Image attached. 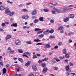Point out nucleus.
<instances>
[{"instance_id":"obj_1","label":"nucleus","mask_w":76,"mask_h":76,"mask_svg":"<svg viewBox=\"0 0 76 76\" xmlns=\"http://www.w3.org/2000/svg\"><path fill=\"white\" fill-rule=\"evenodd\" d=\"M55 10L58 13H60L61 12H66L67 11V10L65 8H61L59 10L57 9H55Z\"/></svg>"},{"instance_id":"obj_2","label":"nucleus","mask_w":76,"mask_h":76,"mask_svg":"<svg viewBox=\"0 0 76 76\" xmlns=\"http://www.w3.org/2000/svg\"><path fill=\"white\" fill-rule=\"evenodd\" d=\"M14 43L16 45H21V41L19 39H16L15 40Z\"/></svg>"},{"instance_id":"obj_3","label":"nucleus","mask_w":76,"mask_h":76,"mask_svg":"<svg viewBox=\"0 0 76 76\" xmlns=\"http://www.w3.org/2000/svg\"><path fill=\"white\" fill-rule=\"evenodd\" d=\"M23 57H27V58H29V57L27 55H26V54H27V55H29V56H31V53L28 52H25L23 53Z\"/></svg>"},{"instance_id":"obj_4","label":"nucleus","mask_w":76,"mask_h":76,"mask_svg":"<svg viewBox=\"0 0 76 76\" xmlns=\"http://www.w3.org/2000/svg\"><path fill=\"white\" fill-rule=\"evenodd\" d=\"M6 8H7V7H6L4 5L0 6V10L3 11L4 9H6Z\"/></svg>"},{"instance_id":"obj_5","label":"nucleus","mask_w":76,"mask_h":76,"mask_svg":"<svg viewBox=\"0 0 76 76\" xmlns=\"http://www.w3.org/2000/svg\"><path fill=\"white\" fill-rule=\"evenodd\" d=\"M6 9V10L5 12V13H6L7 15H9L10 11V10H9V9L8 8V7H7Z\"/></svg>"},{"instance_id":"obj_6","label":"nucleus","mask_w":76,"mask_h":76,"mask_svg":"<svg viewBox=\"0 0 76 76\" xmlns=\"http://www.w3.org/2000/svg\"><path fill=\"white\" fill-rule=\"evenodd\" d=\"M37 13V11L35 9L31 13L32 15H35Z\"/></svg>"},{"instance_id":"obj_7","label":"nucleus","mask_w":76,"mask_h":76,"mask_svg":"<svg viewBox=\"0 0 76 76\" xmlns=\"http://www.w3.org/2000/svg\"><path fill=\"white\" fill-rule=\"evenodd\" d=\"M22 18L23 19H25L26 20H27L29 18V16L25 15H24L22 16Z\"/></svg>"},{"instance_id":"obj_8","label":"nucleus","mask_w":76,"mask_h":76,"mask_svg":"<svg viewBox=\"0 0 76 76\" xmlns=\"http://www.w3.org/2000/svg\"><path fill=\"white\" fill-rule=\"evenodd\" d=\"M43 34H45V35H48V34H49V30H46V31H44Z\"/></svg>"},{"instance_id":"obj_9","label":"nucleus","mask_w":76,"mask_h":76,"mask_svg":"<svg viewBox=\"0 0 76 76\" xmlns=\"http://www.w3.org/2000/svg\"><path fill=\"white\" fill-rule=\"evenodd\" d=\"M65 69L66 71H68L70 70V66L68 65L65 67Z\"/></svg>"},{"instance_id":"obj_10","label":"nucleus","mask_w":76,"mask_h":76,"mask_svg":"<svg viewBox=\"0 0 76 76\" xmlns=\"http://www.w3.org/2000/svg\"><path fill=\"white\" fill-rule=\"evenodd\" d=\"M31 61H28V62H27L25 64L26 66H27V67H28V66H29V65L31 64Z\"/></svg>"},{"instance_id":"obj_11","label":"nucleus","mask_w":76,"mask_h":76,"mask_svg":"<svg viewBox=\"0 0 76 76\" xmlns=\"http://www.w3.org/2000/svg\"><path fill=\"white\" fill-rule=\"evenodd\" d=\"M74 17H75V15L73 14H71L69 15V18H70L71 19H73V18H74Z\"/></svg>"},{"instance_id":"obj_12","label":"nucleus","mask_w":76,"mask_h":76,"mask_svg":"<svg viewBox=\"0 0 76 76\" xmlns=\"http://www.w3.org/2000/svg\"><path fill=\"white\" fill-rule=\"evenodd\" d=\"M12 38V37H11V35H8L6 37L5 39L6 41L7 40V39H10Z\"/></svg>"},{"instance_id":"obj_13","label":"nucleus","mask_w":76,"mask_h":76,"mask_svg":"<svg viewBox=\"0 0 76 76\" xmlns=\"http://www.w3.org/2000/svg\"><path fill=\"white\" fill-rule=\"evenodd\" d=\"M32 68L34 71H36V70H37V66H36V65H33L32 66Z\"/></svg>"},{"instance_id":"obj_14","label":"nucleus","mask_w":76,"mask_h":76,"mask_svg":"<svg viewBox=\"0 0 76 76\" xmlns=\"http://www.w3.org/2000/svg\"><path fill=\"white\" fill-rule=\"evenodd\" d=\"M64 29V27L63 26H60L58 28V31H60V30H63Z\"/></svg>"},{"instance_id":"obj_15","label":"nucleus","mask_w":76,"mask_h":76,"mask_svg":"<svg viewBox=\"0 0 76 76\" xmlns=\"http://www.w3.org/2000/svg\"><path fill=\"white\" fill-rule=\"evenodd\" d=\"M45 46L46 47V48H49L50 47V44H46L45 45Z\"/></svg>"},{"instance_id":"obj_16","label":"nucleus","mask_w":76,"mask_h":76,"mask_svg":"<svg viewBox=\"0 0 76 76\" xmlns=\"http://www.w3.org/2000/svg\"><path fill=\"white\" fill-rule=\"evenodd\" d=\"M47 70H48L47 68H44L43 69L42 72L43 73H45V72H47Z\"/></svg>"},{"instance_id":"obj_17","label":"nucleus","mask_w":76,"mask_h":76,"mask_svg":"<svg viewBox=\"0 0 76 76\" xmlns=\"http://www.w3.org/2000/svg\"><path fill=\"white\" fill-rule=\"evenodd\" d=\"M69 20V17H66L64 19V21L65 22H67Z\"/></svg>"},{"instance_id":"obj_18","label":"nucleus","mask_w":76,"mask_h":76,"mask_svg":"<svg viewBox=\"0 0 76 76\" xmlns=\"http://www.w3.org/2000/svg\"><path fill=\"white\" fill-rule=\"evenodd\" d=\"M48 60V58H45L44 59H42V61H47V60Z\"/></svg>"},{"instance_id":"obj_19","label":"nucleus","mask_w":76,"mask_h":76,"mask_svg":"<svg viewBox=\"0 0 76 76\" xmlns=\"http://www.w3.org/2000/svg\"><path fill=\"white\" fill-rule=\"evenodd\" d=\"M18 52H19V53H21V54H23V51L22 49H18Z\"/></svg>"},{"instance_id":"obj_20","label":"nucleus","mask_w":76,"mask_h":76,"mask_svg":"<svg viewBox=\"0 0 76 76\" xmlns=\"http://www.w3.org/2000/svg\"><path fill=\"white\" fill-rule=\"evenodd\" d=\"M43 10H44V12H48L50 11L49 9L45 8L43 9Z\"/></svg>"},{"instance_id":"obj_21","label":"nucleus","mask_w":76,"mask_h":76,"mask_svg":"<svg viewBox=\"0 0 76 76\" xmlns=\"http://www.w3.org/2000/svg\"><path fill=\"white\" fill-rule=\"evenodd\" d=\"M39 19L40 22H43V21H44V18L42 17L39 18Z\"/></svg>"},{"instance_id":"obj_22","label":"nucleus","mask_w":76,"mask_h":76,"mask_svg":"<svg viewBox=\"0 0 76 76\" xmlns=\"http://www.w3.org/2000/svg\"><path fill=\"white\" fill-rule=\"evenodd\" d=\"M14 13H15L13 11L12 12H10V14H9V15L10 16H12Z\"/></svg>"},{"instance_id":"obj_23","label":"nucleus","mask_w":76,"mask_h":76,"mask_svg":"<svg viewBox=\"0 0 76 76\" xmlns=\"http://www.w3.org/2000/svg\"><path fill=\"white\" fill-rule=\"evenodd\" d=\"M17 23H14L11 25V26L12 27L13 26H14V27H17Z\"/></svg>"},{"instance_id":"obj_24","label":"nucleus","mask_w":76,"mask_h":76,"mask_svg":"<svg viewBox=\"0 0 76 76\" xmlns=\"http://www.w3.org/2000/svg\"><path fill=\"white\" fill-rule=\"evenodd\" d=\"M22 11L23 12H28V10H27L26 9H23L22 10Z\"/></svg>"},{"instance_id":"obj_25","label":"nucleus","mask_w":76,"mask_h":76,"mask_svg":"<svg viewBox=\"0 0 76 76\" xmlns=\"http://www.w3.org/2000/svg\"><path fill=\"white\" fill-rule=\"evenodd\" d=\"M65 57L66 58H68L70 57V56L69 55L68 53H66L65 55Z\"/></svg>"},{"instance_id":"obj_26","label":"nucleus","mask_w":76,"mask_h":76,"mask_svg":"<svg viewBox=\"0 0 76 76\" xmlns=\"http://www.w3.org/2000/svg\"><path fill=\"white\" fill-rule=\"evenodd\" d=\"M9 54H13L14 53V50H11L9 51Z\"/></svg>"},{"instance_id":"obj_27","label":"nucleus","mask_w":76,"mask_h":76,"mask_svg":"<svg viewBox=\"0 0 76 76\" xmlns=\"http://www.w3.org/2000/svg\"><path fill=\"white\" fill-rule=\"evenodd\" d=\"M6 73V69L4 68L3 70V74H4V73Z\"/></svg>"},{"instance_id":"obj_28","label":"nucleus","mask_w":76,"mask_h":76,"mask_svg":"<svg viewBox=\"0 0 76 76\" xmlns=\"http://www.w3.org/2000/svg\"><path fill=\"white\" fill-rule=\"evenodd\" d=\"M63 54H66L67 53V52H66V50L65 49H63Z\"/></svg>"},{"instance_id":"obj_29","label":"nucleus","mask_w":76,"mask_h":76,"mask_svg":"<svg viewBox=\"0 0 76 76\" xmlns=\"http://www.w3.org/2000/svg\"><path fill=\"white\" fill-rule=\"evenodd\" d=\"M26 44H27L28 45L32 44V42H31L30 41H27V42H26Z\"/></svg>"},{"instance_id":"obj_30","label":"nucleus","mask_w":76,"mask_h":76,"mask_svg":"<svg viewBox=\"0 0 76 76\" xmlns=\"http://www.w3.org/2000/svg\"><path fill=\"white\" fill-rule=\"evenodd\" d=\"M49 32L50 34H53L54 32V30L53 29H51V30L49 31Z\"/></svg>"},{"instance_id":"obj_31","label":"nucleus","mask_w":76,"mask_h":76,"mask_svg":"<svg viewBox=\"0 0 76 76\" xmlns=\"http://www.w3.org/2000/svg\"><path fill=\"white\" fill-rule=\"evenodd\" d=\"M52 4L53 5H54V6H56L57 5V2L55 1H53Z\"/></svg>"},{"instance_id":"obj_32","label":"nucleus","mask_w":76,"mask_h":76,"mask_svg":"<svg viewBox=\"0 0 76 76\" xmlns=\"http://www.w3.org/2000/svg\"><path fill=\"white\" fill-rule=\"evenodd\" d=\"M41 29H39V28H35L34 29L35 31H41Z\"/></svg>"},{"instance_id":"obj_33","label":"nucleus","mask_w":76,"mask_h":76,"mask_svg":"<svg viewBox=\"0 0 76 76\" xmlns=\"http://www.w3.org/2000/svg\"><path fill=\"white\" fill-rule=\"evenodd\" d=\"M44 34H42L39 35V38H43V37H44Z\"/></svg>"},{"instance_id":"obj_34","label":"nucleus","mask_w":76,"mask_h":76,"mask_svg":"<svg viewBox=\"0 0 76 76\" xmlns=\"http://www.w3.org/2000/svg\"><path fill=\"white\" fill-rule=\"evenodd\" d=\"M73 35V33L71 32L69 33L68 34V36H71V35Z\"/></svg>"},{"instance_id":"obj_35","label":"nucleus","mask_w":76,"mask_h":76,"mask_svg":"<svg viewBox=\"0 0 76 76\" xmlns=\"http://www.w3.org/2000/svg\"><path fill=\"white\" fill-rule=\"evenodd\" d=\"M39 21V20L37 19H35L34 20V23H37Z\"/></svg>"},{"instance_id":"obj_36","label":"nucleus","mask_w":76,"mask_h":76,"mask_svg":"<svg viewBox=\"0 0 76 76\" xmlns=\"http://www.w3.org/2000/svg\"><path fill=\"white\" fill-rule=\"evenodd\" d=\"M6 68H7V69H9L10 68V66L9 64H7L6 66Z\"/></svg>"},{"instance_id":"obj_37","label":"nucleus","mask_w":76,"mask_h":76,"mask_svg":"<svg viewBox=\"0 0 76 76\" xmlns=\"http://www.w3.org/2000/svg\"><path fill=\"white\" fill-rule=\"evenodd\" d=\"M50 23H54V19H52L50 20Z\"/></svg>"},{"instance_id":"obj_38","label":"nucleus","mask_w":76,"mask_h":76,"mask_svg":"<svg viewBox=\"0 0 76 76\" xmlns=\"http://www.w3.org/2000/svg\"><path fill=\"white\" fill-rule=\"evenodd\" d=\"M41 40L38 39H35L34 40V42H39V41H40Z\"/></svg>"},{"instance_id":"obj_39","label":"nucleus","mask_w":76,"mask_h":76,"mask_svg":"<svg viewBox=\"0 0 76 76\" xmlns=\"http://www.w3.org/2000/svg\"><path fill=\"white\" fill-rule=\"evenodd\" d=\"M23 29H29V27L26 26H23Z\"/></svg>"},{"instance_id":"obj_40","label":"nucleus","mask_w":76,"mask_h":76,"mask_svg":"<svg viewBox=\"0 0 76 76\" xmlns=\"http://www.w3.org/2000/svg\"><path fill=\"white\" fill-rule=\"evenodd\" d=\"M51 12L53 15H54V14H56V11L53 10H52L51 11Z\"/></svg>"},{"instance_id":"obj_41","label":"nucleus","mask_w":76,"mask_h":76,"mask_svg":"<svg viewBox=\"0 0 76 76\" xmlns=\"http://www.w3.org/2000/svg\"><path fill=\"white\" fill-rule=\"evenodd\" d=\"M44 32V31L42 30L41 31H39L37 32V34H41V33H42V32Z\"/></svg>"},{"instance_id":"obj_42","label":"nucleus","mask_w":76,"mask_h":76,"mask_svg":"<svg viewBox=\"0 0 76 76\" xmlns=\"http://www.w3.org/2000/svg\"><path fill=\"white\" fill-rule=\"evenodd\" d=\"M70 72H67L66 73V75L67 76H69V75H70Z\"/></svg>"},{"instance_id":"obj_43","label":"nucleus","mask_w":76,"mask_h":76,"mask_svg":"<svg viewBox=\"0 0 76 76\" xmlns=\"http://www.w3.org/2000/svg\"><path fill=\"white\" fill-rule=\"evenodd\" d=\"M10 22H14V19L13 18H12L10 19Z\"/></svg>"},{"instance_id":"obj_44","label":"nucleus","mask_w":76,"mask_h":76,"mask_svg":"<svg viewBox=\"0 0 76 76\" xmlns=\"http://www.w3.org/2000/svg\"><path fill=\"white\" fill-rule=\"evenodd\" d=\"M42 67H45V64L42 63Z\"/></svg>"},{"instance_id":"obj_45","label":"nucleus","mask_w":76,"mask_h":76,"mask_svg":"<svg viewBox=\"0 0 76 76\" xmlns=\"http://www.w3.org/2000/svg\"><path fill=\"white\" fill-rule=\"evenodd\" d=\"M18 60L20 61L21 63H22L23 62V60H22V59L21 58H19Z\"/></svg>"},{"instance_id":"obj_46","label":"nucleus","mask_w":76,"mask_h":76,"mask_svg":"<svg viewBox=\"0 0 76 76\" xmlns=\"http://www.w3.org/2000/svg\"><path fill=\"white\" fill-rule=\"evenodd\" d=\"M49 38L50 39L55 38V37H54V36H50V37H49Z\"/></svg>"},{"instance_id":"obj_47","label":"nucleus","mask_w":76,"mask_h":76,"mask_svg":"<svg viewBox=\"0 0 76 76\" xmlns=\"http://www.w3.org/2000/svg\"><path fill=\"white\" fill-rule=\"evenodd\" d=\"M1 26L3 27H4V26H6V24H5V23H2L1 24Z\"/></svg>"},{"instance_id":"obj_48","label":"nucleus","mask_w":76,"mask_h":76,"mask_svg":"<svg viewBox=\"0 0 76 76\" xmlns=\"http://www.w3.org/2000/svg\"><path fill=\"white\" fill-rule=\"evenodd\" d=\"M53 70H58V67H55L53 68Z\"/></svg>"},{"instance_id":"obj_49","label":"nucleus","mask_w":76,"mask_h":76,"mask_svg":"<svg viewBox=\"0 0 76 76\" xmlns=\"http://www.w3.org/2000/svg\"><path fill=\"white\" fill-rule=\"evenodd\" d=\"M64 58H65V56H60L59 57V58L62 60H63V59Z\"/></svg>"},{"instance_id":"obj_50","label":"nucleus","mask_w":76,"mask_h":76,"mask_svg":"<svg viewBox=\"0 0 76 76\" xmlns=\"http://www.w3.org/2000/svg\"><path fill=\"white\" fill-rule=\"evenodd\" d=\"M53 53H54V51H53L51 52H49L48 54L49 55H52L53 54Z\"/></svg>"},{"instance_id":"obj_51","label":"nucleus","mask_w":76,"mask_h":76,"mask_svg":"<svg viewBox=\"0 0 76 76\" xmlns=\"http://www.w3.org/2000/svg\"><path fill=\"white\" fill-rule=\"evenodd\" d=\"M37 58V56H36L35 55H34L33 56V58L34 59V58Z\"/></svg>"},{"instance_id":"obj_52","label":"nucleus","mask_w":76,"mask_h":76,"mask_svg":"<svg viewBox=\"0 0 76 76\" xmlns=\"http://www.w3.org/2000/svg\"><path fill=\"white\" fill-rule=\"evenodd\" d=\"M62 42H60L58 43V45H59V46L61 45H62Z\"/></svg>"},{"instance_id":"obj_53","label":"nucleus","mask_w":76,"mask_h":76,"mask_svg":"<svg viewBox=\"0 0 76 76\" xmlns=\"http://www.w3.org/2000/svg\"><path fill=\"white\" fill-rule=\"evenodd\" d=\"M69 66H73V63H72L71 62H70L69 63Z\"/></svg>"},{"instance_id":"obj_54","label":"nucleus","mask_w":76,"mask_h":76,"mask_svg":"<svg viewBox=\"0 0 76 76\" xmlns=\"http://www.w3.org/2000/svg\"><path fill=\"white\" fill-rule=\"evenodd\" d=\"M0 31H1L2 32H3V31H4L3 28H0Z\"/></svg>"},{"instance_id":"obj_55","label":"nucleus","mask_w":76,"mask_h":76,"mask_svg":"<svg viewBox=\"0 0 76 76\" xmlns=\"http://www.w3.org/2000/svg\"><path fill=\"white\" fill-rule=\"evenodd\" d=\"M28 76H34V75H33V74L32 73H31L30 74H28Z\"/></svg>"},{"instance_id":"obj_56","label":"nucleus","mask_w":76,"mask_h":76,"mask_svg":"<svg viewBox=\"0 0 76 76\" xmlns=\"http://www.w3.org/2000/svg\"><path fill=\"white\" fill-rule=\"evenodd\" d=\"M52 63H56V61H55L54 60H52Z\"/></svg>"},{"instance_id":"obj_57","label":"nucleus","mask_w":76,"mask_h":76,"mask_svg":"<svg viewBox=\"0 0 76 76\" xmlns=\"http://www.w3.org/2000/svg\"><path fill=\"white\" fill-rule=\"evenodd\" d=\"M72 40H71V39H69V43H71V42H72Z\"/></svg>"},{"instance_id":"obj_58","label":"nucleus","mask_w":76,"mask_h":76,"mask_svg":"<svg viewBox=\"0 0 76 76\" xmlns=\"http://www.w3.org/2000/svg\"><path fill=\"white\" fill-rule=\"evenodd\" d=\"M35 76H39V74L38 73H35Z\"/></svg>"},{"instance_id":"obj_59","label":"nucleus","mask_w":76,"mask_h":76,"mask_svg":"<svg viewBox=\"0 0 76 76\" xmlns=\"http://www.w3.org/2000/svg\"><path fill=\"white\" fill-rule=\"evenodd\" d=\"M42 43H38L37 44H36V45H42Z\"/></svg>"},{"instance_id":"obj_60","label":"nucleus","mask_w":76,"mask_h":76,"mask_svg":"<svg viewBox=\"0 0 76 76\" xmlns=\"http://www.w3.org/2000/svg\"><path fill=\"white\" fill-rule=\"evenodd\" d=\"M36 55L37 56H38V57H39V56H41V55L40 54L37 53L36 54Z\"/></svg>"},{"instance_id":"obj_61","label":"nucleus","mask_w":76,"mask_h":76,"mask_svg":"<svg viewBox=\"0 0 76 76\" xmlns=\"http://www.w3.org/2000/svg\"><path fill=\"white\" fill-rule=\"evenodd\" d=\"M56 61H57V62L60 61L61 60L60 59H56Z\"/></svg>"},{"instance_id":"obj_62","label":"nucleus","mask_w":76,"mask_h":76,"mask_svg":"<svg viewBox=\"0 0 76 76\" xmlns=\"http://www.w3.org/2000/svg\"><path fill=\"white\" fill-rule=\"evenodd\" d=\"M60 34H63L64 33V31L62 30L60 31Z\"/></svg>"},{"instance_id":"obj_63","label":"nucleus","mask_w":76,"mask_h":76,"mask_svg":"<svg viewBox=\"0 0 76 76\" xmlns=\"http://www.w3.org/2000/svg\"><path fill=\"white\" fill-rule=\"evenodd\" d=\"M15 76H21V75H20V74L18 75L16 74H15Z\"/></svg>"},{"instance_id":"obj_64","label":"nucleus","mask_w":76,"mask_h":76,"mask_svg":"<svg viewBox=\"0 0 76 76\" xmlns=\"http://www.w3.org/2000/svg\"><path fill=\"white\" fill-rule=\"evenodd\" d=\"M22 6H23V4H21L19 5V7H22Z\"/></svg>"}]
</instances>
